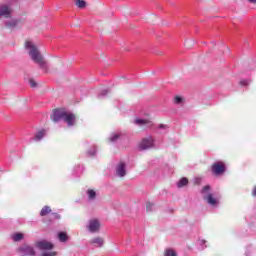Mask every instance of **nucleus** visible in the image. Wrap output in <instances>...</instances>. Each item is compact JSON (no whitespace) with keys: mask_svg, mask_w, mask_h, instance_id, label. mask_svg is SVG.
<instances>
[{"mask_svg":"<svg viewBox=\"0 0 256 256\" xmlns=\"http://www.w3.org/2000/svg\"><path fill=\"white\" fill-rule=\"evenodd\" d=\"M51 119L54 123L64 121L68 127H73L77 123V117L75 114L65 110V108H56L52 111Z\"/></svg>","mask_w":256,"mask_h":256,"instance_id":"obj_1","label":"nucleus"},{"mask_svg":"<svg viewBox=\"0 0 256 256\" xmlns=\"http://www.w3.org/2000/svg\"><path fill=\"white\" fill-rule=\"evenodd\" d=\"M25 47L29 50V56L31 57L32 61H34L36 65L42 69V71L47 73V71H49V65L43 58V55H41V52H39V49H37V46H35L31 41H27L25 43Z\"/></svg>","mask_w":256,"mask_h":256,"instance_id":"obj_2","label":"nucleus"},{"mask_svg":"<svg viewBox=\"0 0 256 256\" xmlns=\"http://www.w3.org/2000/svg\"><path fill=\"white\" fill-rule=\"evenodd\" d=\"M225 171H227V167L225 166V163L221 161L215 162L211 167L212 174L216 176L223 175Z\"/></svg>","mask_w":256,"mask_h":256,"instance_id":"obj_3","label":"nucleus"},{"mask_svg":"<svg viewBox=\"0 0 256 256\" xmlns=\"http://www.w3.org/2000/svg\"><path fill=\"white\" fill-rule=\"evenodd\" d=\"M155 140H153L152 137L143 138L141 143L139 144L140 151H146V149H151V147H154Z\"/></svg>","mask_w":256,"mask_h":256,"instance_id":"obj_4","label":"nucleus"},{"mask_svg":"<svg viewBox=\"0 0 256 256\" xmlns=\"http://www.w3.org/2000/svg\"><path fill=\"white\" fill-rule=\"evenodd\" d=\"M35 247L41 251H51L53 249V243L47 240H40L35 243Z\"/></svg>","mask_w":256,"mask_h":256,"instance_id":"obj_5","label":"nucleus"},{"mask_svg":"<svg viewBox=\"0 0 256 256\" xmlns=\"http://www.w3.org/2000/svg\"><path fill=\"white\" fill-rule=\"evenodd\" d=\"M18 251H20V253H23L24 255H28V256H36L37 255L35 248H33V246L27 245V244L20 246Z\"/></svg>","mask_w":256,"mask_h":256,"instance_id":"obj_6","label":"nucleus"},{"mask_svg":"<svg viewBox=\"0 0 256 256\" xmlns=\"http://www.w3.org/2000/svg\"><path fill=\"white\" fill-rule=\"evenodd\" d=\"M204 201H207L208 205H211V207H217V205H219V197L215 196V194H207L204 196Z\"/></svg>","mask_w":256,"mask_h":256,"instance_id":"obj_7","label":"nucleus"},{"mask_svg":"<svg viewBox=\"0 0 256 256\" xmlns=\"http://www.w3.org/2000/svg\"><path fill=\"white\" fill-rule=\"evenodd\" d=\"M125 162H120L117 167H116V175H118V177H125V175H127V170H125Z\"/></svg>","mask_w":256,"mask_h":256,"instance_id":"obj_8","label":"nucleus"},{"mask_svg":"<svg viewBox=\"0 0 256 256\" xmlns=\"http://www.w3.org/2000/svg\"><path fill=\"white\" fill-rule=\"evenodd\" d=\"M99 227H100V224L98 220H90V223L88 226L90 233H97V231H99Z\"/></svg>","mask_w":256,"mask_h":256,"instance_id":"obj_9","label":"nucleus"},{"mask_svg":"<svg viewBox=\"0 0 256 256\" xmlns=\"http://www.w3.org/2000/svg\"><path fill=\"white\" fill-rule=\"evenodd\" d=\"M11 15V8L7 5L0 6V17H9Z\"/></svg>","mask_w":256,"mask_h":256,"instance_id":"obj_10","label":"nucleus"},{"mask_svg":"<svg viewBox=\"0 0 256 256\" xmlns=\"http://www.w3.org/2000/svg\"><path fill=\"white\" fill-rule=\"evenodd\" d=\"M91 245H94L95 247H103L105 245V240L101 237L93 238L90 241Z\"/></svg>","mask_w":256,"mask_h":256,"instance_id":"obj_11","label":"nucleus"},{"mask_svg":"<svg viewBox=\"0 0 256 256\" xmlns=\"http://www.w3.org/2000/svg\"><path fill=\"white\" fill-rule=\"evenodd\" d=\"M134 123L135 125H139L140 127H143V125H148V127L153 126V122H151V120H145V119H136Z\"/></svg>","mask_w":256,"mask_h":256,"instance_id":"obj_12","label":"nucleus"},{"mask_svg":"<svg viewBox=\"0 0 256 256\" xmlns=\"http://www.w3.org/2000/svg\"><path fill=\"white\" fill-rule=\"evenodd\" d=\"M45 135H47V131L40 130L34 135L33 141L39 142L43 139V137H45Z\"/></svg>","mask_w":256,"mask_h":256,"instance_id":"obj_13","label":"nucleus"},{"mask_svg":"<svg viewBox=\"0 0 256 256\" xmlns=\"http://www.w3.org/2000/svg\"><path fill=\"white\" fill-rule=\"evenodd\" d=\"M58 239L61 243H67L69 241V235H67V232H59Z\"/></svg>","mask_w":256,"mask_h":256,"instance_id":"obj_14","label":"nucleus"},{"mask_svg":"<svg viewBox=\"0 0 256 256\" xmlns=\"http://www.w3.org/2000/svg\"><path fill=\"white\" fill-rule=\"evenodd\" d=\"M87 157H95L97 155V146H92L87 152Z\"/></svg>","mask_w":256,"mask_h":256,"instance_id":"obj_15","label":"nucleus"},{"mask_svg":"<svg viewBox=\"0 0 256 256\" xmlns=\"http://www.w3.org/2000/svg\"><path fill=\"white\" fill-rule=\"evenodd\" d=\"M121 138V133H113L110 138L109 141L111 143H117V141H119V139Z\"/></svg>","mask_w":256,"mask_h":256,"instance_id":"obj_16","label":"nucleus"},{"mask_svg":"<svg viewBox=\"0 0 256 256\" xmlns=\"http://www.w3.org/2000/svg\"><path fill=\"white\" fill-rule=\"evenodd\" d=\"M87 195H88V199L89 201H95V198L97 197V192H95V190H87Z\"/></svg>","mask_w":256,"mask_h":256,"instance_id":"obj_17","label":"nucleus"},{"mask_svg":"<svg viewBox=\"0 0 256 256\" xmlns=\"http://www.w3.org/2000/svg\"><path fill=\"white\" fill-rule=\"evenodd\" d=\"M49 213H51V207L44 206L40 211V216L45 217V215H49Z\"/></svg>","mask_w":256,"mask_h":256,"instance_id":"obj_18","label":"nucleus"},{"mask_svg":"<svg viewBox=\"0 0 256 256\" xmlns=\"http://www.w3.org/2000/svg\"><path fill=\"white\" fill-rule=\"evenodd\" d=\"M19 23L17 20H10L5 23L6 27L9 29H14V27Z\"/></svg>","mask_w":256,"mask_h":256,"instance_id":"obj_19","label":"nucleus"},{"mask_svg":"<svg viewBox=\"0 0 256 256\" xmlns=\"http://www.w3.org/2000/svg\"><path fill=\"white\" fill-rule=\"evenodd\" d=\"M189 183V180L185 177H183L182 179L179 180V182L177 183V187L181 188V187H185V185H187Z\"/></svg>","mask_w":256,"mask_h":256,"instance_id":"obj_20","label":"nucleus"},{"mask_svg":"<svg viewBox=\"0 0 256 256\" xmlns=\"http://www.w3.org/2000/svg\"><path fill=\"white\" fill-rule=\"evenodd\" d=\"M23 233H16L12 236L13 241H21L23 239Z\"/></svg>","mask_w":256,"mask_h":256,"instance_id":"obj_21","label":"nucleus"},{"mask_svg":"<svg viewBox=\"0 0 256 256\" xmlns=\"http://www.w3.org/2000/svg\"><path fill=\"white\" fill-rule=\"evenodd\" d=\"M76 5L77 7H79V9H85V6L87 5V3L84 0H77Z\"/></svg>","mask_w":256,"mask_h":256,"instance_id":"obj_22","label":"nucleus"},{"mask_svg":"<svg viewBox=\"0 0 256 256\" xmlns=\"http://www.w3.org/2000/svg\"><path fill=\"white\" fill-rule=\"evenodd\" d=\"M165 256H177V252H175L173 249H167L165 251Z\"/></svg>","mask_w":256,"mask_h":256,"instance_id":"obj_23","label":"nucleus"},{"mask_svg":"<svg viewBox=\"0 0 256 256\" xmlns=\"http://www.w3.org/2000/svg\"><path fill=\"white\" fill-rule=\"evenodd\" d=\"M209 191H211V186L210 185H206L201 190V193H202V195H207V193H209Z\"/></svg>","mask_w":256,"mask_h":256,"instance_id":"obj_24","label":"nucleus"},{"mask_svg":"<svg viewBox=\"0 0 256 256\" xmlns=\"http://www.w3.org/2000/svg\"><path fill=\"white\" fill-rule=\"evenodd\" d=\"M109 93V89H105L102 90L99 94H98V99H102V97H106V95Z\"/></svg>","mask_w":256,"mask_h":256,"instance_id":"obj_25","label":"nucleus"},{"mask_svg":"<svg viewBox=\"0 0 256 256\" xmlns=\"http://www.w3.org/2000/svg\"><path fill=\"white\" fill-rule=\"evenodd\" d=\"M153 207H154L153 203H151V202H147V203H146V211H147L148 213L151 212V211H153Z\"/></svg>","mask_w":256,"mask_h":256,"instance_id":"obj_26","label":"nucleus"},{"mask_svg":"<svg viewBox=\"0 0 256 256\" xmlns=\"http://www.w3.org/2000/svg\"><path fill=\"white\" fill-rule=\"evenodd\" d=\"M183 102V98L181 96H176L174 98V103H176V105H180V103Z\"/></svg>","mask_w":256,"mask_h":256,"instance_id":"obj_27","label":"nucleus"},{"mask_svg":"<svg viewBox=\"0 0 256 256\" xmlns=\"http://www.w3.org/2000/svg\"><path fill=\"white\" fill-rule=\"evenodd\" d=\"M30 87L35 88L37 87V82L33 80V78H30L29 80Z\"/></svg>","mask_w":256,"mask_h":256,"instance_id":"obj_28","label":"nucleus"},{"mask_svg":"<svg viewBox=\"0 0 256 256\" xmlns=\"http://www.w3.org/2000/svg\"><path fill=\"white\" fill-rule=\"evenodd\" d=\"M203 181V179H201V177H196L194 179V184L195 185H201V182Z\"/></svg>","mask_w":256,"mask_h":256,"instance_id":"obj_29","label":"nucleus"},{"mask_svg":"<svg viewBox=\"0 0 256 256\" xmlns=\"http://www.w3.org/2000/svg\"><path fill=\"white\" fill-rule=\"evenodd\" d=\"M55 255H57V253L55 252H44L40 256H55Z\"/></svg>","mask_w":256,"mask_h":256,"instance_id":"obj_30","label":"nucleus"},{"mask_svg":"<svg viewBox=\"0 0 256 256\" xmlns=\"http://www.w3.org/2000/svg\"><path fill=\"white\" fill-rule=\"evenodd\" d=\"M240 85H242V87H247V85H249V80H241Z\"/></svg>","mask_w":256,"mask_h":256,"instance_id":"obj_31","label":"nucleus"},{"mask_svg":"<svg viewBox=\"0 0 256 256\" xmlns=\"http://www.w3.org/2000/svg\"><path fill=\"white\" fill-rule=\"evenodd\" d=\"M52 219H61V216L57 213H52Z\"/></svg>","mask_w":256,"mask_h":256,"instance_id":"obj_32","label":"nucleus"},{"mask_svg":"<svg viewBox=\"0 0 256 256\" xmlns=\"http://www.w3.org/2000/svg\"><path fill=\"white\" fill-rule=\"evenodd\" d=\"M158 129H167V125L160 124V125H158Z\"/></svg>","mask_w":256,"mask_h":256,"instance_id":"obj_33","label":"nucleus"},{"mask_svg":"<svg viewBox=\"0 0 256 256\" xmlns=\"http://www.w3.org/2000/svg\"><path fill=\"white\" fill-rule=\"evenodd\" d=\"M207 243V241L205 240H200V245H205Z\"/></svg>","mask_w":256,"mask_h":256,"instance_id":"obj_34","label":"nucleus"},{"mask_svg":"<svg viewBox=\"0 0 256 256\" xmlns=\"http://www.w3.org/2000/svg\"><path fill=\"white\" fill-rule=\"evenodd\" d=\"M252 195H253L254 197H256V187L254 188V190H253V192H252Z\"/></svg>","mask_w":256,"mask_h":256,"instance_id":"obj_35","label":"nucleus"},{"mask_svg":"<svg viewBox=\"0 0 256 256\" xmlns=\"http://www.w3.org/2000/svg\"><path fill=\"white\" fill-rule=\"evenodd\" d=\"M249 1V3H254V4H256V0H248Z\"/></svg>","mask_w":256,"mask_h":256,"instance_id":"obj_36","label":"nucleus"}]
</instances>
